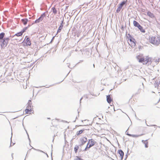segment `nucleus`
<instances>
[{"label": "nucleus", "instance_id": "49", "mask_svg": "<svg viewBox=\"0 0 160 160\" xmlns=\"http://www.w3.org/2000/svg\"><path fill=\"white\" fill-rule=\"evenodd\" d=\"M157 60L158 61V62H159V61H160V58H158L157 59Z\"/></svg>", "mask_w": 160, "mask_h": 160}, {"label": "nucleus", "instance_id": "40", "mask_svg": "<svg viewBox=\"0 0 160 160\" xmlns=\"http://www.w3.org/2000/svg\"><path fill=\"white\" fill-rule=\"evenodd\" d=\"M154 62L157 63V64L158 63V61L157 60V59H156L154 60Z\"/></svg>", "mask_w": 160, "mask_h": 160}, {"label": "nucleus", "instance_id": "62", "mask_svg": "<svg viewBox=\"0 0 160 160\" xmlns=\"http://www.w3.org/2000/svg\"><path fill=\"white\" fill-rule=\"evenodd\" d=\"M12 154H12V157L13 158Z\"/></svg>", "mask_w": 160, "mask_h": 160}, {"label": "nucleus", "instance_id": "28", "mask_svg": "<svg viewBox=\"0 0 160 160\" xmlns=\"http://www.w3.org/2000/svg\"><path fill=\"white\" fill-rule=\"evenodd\" d=\"M46 16V15L45 14V12H44L42 14L40 17L41 18L42 20H43L44 18Z\"/></svg>", "mask_w": 160, "mask_h": 160}, {"label": "nucleus", "instance_id": "34", "mask_svg": "<svg viewBox=\"0 0 160 160\" xmlns=\"http://www.w3.org/2000/svg\"><path fill=\"white\" fill-rule=\"evenodd\" d=\"M55 37V36H53V37H52V39H51V41H50V43H52V42L53 41Z\"/></svg>", "mask_w": 160, "mask_h": 160}, {"label": "nucleus", "instance_id": "41", "mask_svg": "<svg viewBox=\"0 0 160 160\" xmlns=\"http://www.w3.org/2000/svg\"><path fill=\"white\" fill-rule=\"evenodd\" d=\"M83 61V60H80V62H78V63H77L76 64V65H77L79 63L81 62H82Z\"/></svg>", "mask_w": 160, "mask_h": 160}, {"label": "nucleus", "instance_id": "27", "mask_svg": "<svg viewBox=\"0 0 160 160\" xmlns=\"http://www.w3.org/2000/svg\"><path fill=\"white\" fill-rule=\"evenodd\" d=\"M129 136L132 137H135V138H137L139 136H140L142 135V134L140 135H135V134H129Z\"/></svg>", "mask_w": 160, "mask_h": 160}, {"label": "nucleus", "instance_id": "53", "mask_svg": "<svg viewBox=\"0 0 160 160\" xmlns=\"http://www.w3.org/2000/svg\"><path fill=\"white\" fill-rule=\"evenodd\" d=\"M145 123H146V124L148 126V125L146 123V120H145Z\"/></svg>", "mask_w": 160, "mask_h": 160}, {"label": "nucleus", "instance_id": "33", "mask_svg": "<svg viewBox=\"0 0 160 160\" xmlns=\"http://www.w3.org/2000/svg\"><path fill=\"white\" fill-rule=\"evenodd\" d=\"M76 160H83L79 156H76Z\"/></svg>", "mask_w": 160, "mask_h": 160}, {"label": "nucleus", "instance_id": "60", "mask_svg": "<svg viewBox=\"0 0 160 160\" xmlns=\"http://www.w3.org/2000/svg\"><path fill=\"white\" fill-rule=\"evenodd\" d=\"M113 109H114V111H115V110L114 109V107H113Z\"/></svg>", "mask_w": 160, "mask_h": 160}, {"label": "nucleus", "instance_id": "13", "mask_svg": "<svg viewBox=\"0 0 160 160\" xmlns=\"http://www.w3.org/2000/svg\"><path fill=\"white\" fill-rule=\"evenodd\" d=\"M21 21L24 25H26L28 21V19L27 18L22 19L21 20Z\"/></svg>", "mask_w": 160, "mask_h": 160}, {"label": "nucleus", "instance_id": "37", "mask_svg": "<svg viewBox=\"0 0 160 160\" xmlns=\"http://www.w3.org/2000/svg\"><path fill=\"white\" fill-rule=\"evenodd\" d=\"M12 136L11 137V144H10V147H11L14 144H15V143H13L12 145V144H11V142H12L11 138H12Z\"/></svg>", "mask_w": 160, "mask_h": 160}, {"label": "nucleus", "instance_id": "46", "mask_svg": "<svg viewBox=\"0 0 160 160\" xmlns=\"http://www.w3.org/2000/svg\"><path fill=\"white\" fill-rule=\"evenodd\" d=\"M121 29L122 30H124V27L123 26H122V27H121Z\"/></svg>", "mask_w": 160, "mask_h": 160}, {"label": "nucleus", "instance_id": "1", "mask_svg": "<svg viewBox=\"0 0 160 160\" xmlns=\"http://www.w3.org/2000/svg\"><path fill=\"white\" fill-rule=\"evenodd\" d=\"M137 58L140 62L143 63L144 64L149 65L151 64L152 61V58L148 56H147L145 58L144 57H142L140 55H138Z\"/></svg>", "mask_w": 160, "mask_h": 160}, {"label": "nucleus", "instance_id": "59", "mask_svg": "<svg viewBox=\"0 0 160 160\" xmlns=\"http://www.w3.org/2000/svg\"><path fill=\"white\" fill-rule=\"evenodd\" d=\"M45 86H41L40 87H44Z\"/></svg>", "mask_w": 160, "mask_h": 160}, {"label": "nucleus", "instance_id": "10", "mask_svg": "<svg viewBox=\"0 0 160 160\" xmlns=\"http://www.w3.org/2000/svg\"><path fill=\"white\" fill-rule=\"evenodd\" d=\"M118 152L121 157V159L122 160L124 156V152L122 150L120 149L118 151Z\"/></svg>", "mask_w": 160, "mask_h": 160}, {"label": "nucleus", "instance_id": "4", "mask_svg": "<svg viewBox=\"0 0 160 160\" xmlns=\"http://www.w3.org/2000/svg\"><path fill=\"white\" fill-rule=\"evenodd\" d=\"M87 141V138L86 137H83L80 139L79 146L81 147Z\"/></svg>", "mask_w": 160, "mask_h": 160}, {"label": "nucleus", "instance_id": "7", "mask_svg": "<svg viewBox=\"0 0 160 160\" xmlns=\"http://www.w3.org/2000/svg\"><path fill=\"white\" fill-rule=\"evenodd\" d=\"M155 88H158L160 87V79H157L154 84Z\"/></svg>", "mask_w": 160, "mask_h": 160}, {"label": "nucleus", "instance_id": "12", "mask_svg": "<svg viewBox=\"0 0 160 160\" xmlns=\"http://www.w3.org/2000/svg\"><path fill=\"white\" fill-rule=\"evenodd\" d=\"M147 13L148 16L152 18H153L154 17V14L150 11L148 12Z\"/></svg>", "mask_w": 160, "mask_h": 160}, {"label": "nucleus", "instance_id": "55", "mask_svg": "<svg viewBox=\"0 0 160 160\" xmlns=\"http://www.w3.org/2000/svg\"><path fill=\"white\" fill-rule=\"evenodd\" d=\"M63 81V80L61 81L60 82H59V83H60V82H62Z\"/></svg>", "mask_w": 160, "mask_h": 160}, {"label": "nucleus", "instance_id": "38", "mask_svg": "<svg viewBox=\"0 0 160 160\" xmlns=\"http://www.w3.org/2000/svg\"><path fill=\"white\" fill-rule=\"evenodd\" d=\"M46 88H48L50 87H51L52 86H53V85H49V86H48V85H46Z\"/></svg>", "mask_w": 160, "mask_h": 160}, {"label": "nucleus", "instance_id": "50", "mask_svg": "<svg viewBox=\"0 0 160 160\" xmlns=\"http://www.w3.org/2000/svg\"><path fill=\"white\" fill-rule=\"evenodd\" d=\"M140 91H141V89H138V92H140Z\"/></svg>", "mask_w": 160, "mask_h": 160}, {"label": "nucleus", "instance_id": "21", "mask_svg": "<svg viewBox=\"0 0 160 160\" xmlns=\"http://www.w3.org/2000/svg\"><path fill=\"white\" fill-rule=\"evenodd\" d=\"M5 33L3 32H2L0 33V40L3 39L4 38Z\"/></svg>", "mask_w": 160, "mask_h": 160}, {"label": "nucleus", "instance_id": "11", "mask_svg": "<svg viewBox=\"0 0 160 160\" xmlns=\"http://www.w3.org/2000/svg\"><path fill=\"white\" fill-rule=\"evenodd\" d=\"M79 147H80L79 145H76L75 146V147L74 148V150L75 153H77L78 152V150L79 148ZM79 150H80V152L82 150L80 148L79 149Z\"/></svg>", "mask_w": 160, "mask_h": 160}, {"label": "nucleus", "instance_id": "56", "mask_svg": "<svg viewBox=\"0 0 160 160\" xmlns=\"http://www.w3.org/2000/svg\"><path fill=\"white\" fill-rule=\"evenodd\" d=\"M93 66L94 68L95 67V65L94 64H93Z\"/></svg>", "mask_w": 160, "mask_h": 160}, {"label": "nucleus", "instance_id": "16", "mask_svg": "<svg viewBox=\"0 0 160 160\" xmlns=\"http://www.w3.org/2000/svg\"><path fill=\"white\" fill-rule=\"evenodd\" d=\"M63 25H62V24H60L59 27L57 30V33L60 32L61 31L63 27Z\"/></svg>", "mask_w": 160, "mask_h": 160}, {"label": "nucleus", "instance_id": "19", "mask_svg": "<svg viewBox=\"0 0 160 160\" xmlns=\"http://www.w3.org/2000/svg\"><path fill=\"white\" fill-rule=\"evenodd\" d=\"M52 12L54 14L56 15L57 14V11L55 7H52Z\"/></svg>", "mask_w": 160, "mask_h": 160}, {"label": "nucleus", "instance_id": "48", "mask_svg": "<svg viewBox=\"0 0 160 160\" xmlns=\"http://www.w3.org/2000/svg\"><path fill=\"white\" fill-rule=\"evenodd\" d=\"M157 60L158 61V62H159V61H160V58H158L157 59Z\"/></svg>", "mask_w": 160, "mask_h": 160}, {"label": "nucleus", "instance_id": "32", "mask_svg": "<svg viewBox=\"0 0 160 160\" xmlns=\"http://www.w3.org/2000/svg\"><path fill=\"white\" fill-rule=\"evenodd\" d=\"M85 52L86 54L88 55V56H90V55H91V53L88 50H86Z\"/></svg>", "mask_w": 160, "mask_h": 160}, {"label": "nucleus", "instance_id": "6", "mask_svg": "<svg viewBox=\"0 0 160 160\" xmlns=\"http://www.w3.org/2000/svg\"><path fill=\"white\" fill-rule=\"evenodd\" d=\"M24 41H25V42L27 46H30L31 45V43L30 38L28 36H26Z\"/></svg>", "mask_w": 160, "mask_h": 160}, {"label": "nucleus", "instance_id": "57", "mask_svg": "<svg viewBox=\"0 0 160 160\" xmlns=\"http://www.w3.org/2000/svg\"><path fill=\"white\" fill-rule=\"evenodd\" d=\"M48 119H50V118H48Z\"/></svg>", "mask_w": 160, "mask_h": 160}, {"label": "nucleus", "instance_id": "31", "mask_svg": "<svg viewBox=\"0 0 160 160\" xmlns=\"http://www.w3.org/2000/svg\"><path fill=\"white\" fill-rule=\"evenodd\" d=\"M89 143H87L86 147L84 150V151H87L88 149H89L91 148L89 147Z\"/></svg>", "mask_w": 160, "mask_h": 160}, {"label": "nucleus", "instance_id": "43", "mask_svg": "<svg viewBox=\"0 0 160 160\" xmlns=\"http://www.w3.org/2000/svg\"><path fill=\"white\" fill-rule=\"evenodd\" d=\"M69 6H66L65 7V10H66L67 9H68V7Z\"/></svg>", "mask_w": 160, "mask_h": 160}, {"label": "nucleus", "instance_id": "18", "mask_svg": "<svg viewBox=\"0 0 160 160\" xmlns=\"http://www.w3.org/2000/svg\"><path fill=\"white\" fill-rule=\"evenodd\" d=\"M127 2L128 1L127 0H126L125 1H123L119 4V5L122 7L124 5H125L126 6L127 4Z\"/></svg>", "mask_w": 160, "mask_h": 160}, {"label": "nucleus", "instance_id": "51", "mask_svg": "<svg viewBox=\"0 0 160 160\" xmlns=\"http://www.w3.org/2000/svg\"><path fill=\"white\" fill-rule=\"evenodd\" d=\"M126 158L125 159H125H126V158H127V154H126Z\"/></svg>", "mask_w": 160, "mask_h": 160}, {"label": "nucleus", "instance_id": "29", "mask_svg": "<svg viewBox=\"0 0 160 160\" xmlns=\"http://www.w3.org/2000/svg\"><path fill=\"white\" fill-rule=\"evenodd\" d=\"M122 7L120 5H119V7H118V8H117L116 10V12L117 13H118L121 10Z\"/></svg>", "mask_w": 160, "mask_h": 160}, {"label": "nucleus", "instance_id": "25", "mask_svg": "<svg viewBox=\"0 0 160 160\" xmlns=\"http://www.w3.org/2000/svg\"><path fill=\"white\" fill-rule=\"evenodd\" d=\"M22 33L21 32H18L17 33L15 34L12 37L13 38L15 36H17V37H19L22 36Z\"/></svg>", "mask_w": 160, "mask_h": 160}, {"label": "nucleus", "instance_id": "39", "mask_svg": "<svg viewBox=\"0 0 160 160\" xmlns=\"http://www.w3.org/2000/svg\"><path fill=\"white\" fill-rule=\"evenodd\" d=\"M76 136H74L73 137V138H72V139L71 140V141H72V140H73V139H75L76 138Z\"/></svg>", "mask_w": 160, "mask_h": 160}, {"label": "nucleus", "instance_id": "8", "mask_svg": "<svg viewBox=\"0 0 160 160\" xmlns=\"http://www.w3.org/2000/svg\"><path fill=\"white\" fill-rule=\"evenodd\" d=\"M88 143H89V147H91L95 145V141L94 140L91 139L89 140Z\"/></svg>", "mask_w": 160, "mask_h": 160}, {"label": "nucleus", "instance_id": "20", "mask_svg": "<svg viewBox=\"0 0 160 160\" xmlns=\"http://www.w3.org/2000/svg\"><path fill=\"white\" fill-rule=\"evenodd\" d=\"M138 28L140 31L142 32H145V31L144 29H143V27L140 25L138 27Z\"/></svg>", "mask_w": 160, "mask_h": 160}, {"label": "nucleus", "instance_id": "47", "mask_svg": "<svg viewBox=\"0 0 160 160\" xmlns=\"http://www.w3.org/2000/svg\"><path fill=\"white\" fill-rule=\"evenodd\" d=\"M82 97L81 98V99H80V103H81V100H82Z\"/></svg>", "mask_w": 160, "mask_h": 160}, {"label": "nucleus", "instance_id": "61", "mask_svg": "<svg viewBox=\"0 0 160 160\" xmlns=\"http://www.w3.org/2000/svg\"><path fill=\"white\" fill-rule=\"evenodd\" d=\"M75 121H76V120H75V121H73V122H75Z\"/></svg>", "mask_w": 160, "mask_h": 160}, {"label": "nucleus", "instance_id": "54", "mask_svg": "<svg viewBox=\"0 0 160 160\" xmlns=\"http://www.w3.org/2000/svg\"><path fill=\"white\" fill-rule=\"evenodd\" d=\"M46 154L47 155V157H48V155L47 154V153H46Z\"/></svg>", "mask_w": 160, "mask_h": 160}, {"label": "nucleus", "instance_id": "24", "mask_svg": "<svg viewBox=\"0 0 160 160\" xmlns=\"http://www.w3.org/2000/svg\"><path fill=\"white\" fill-rule=\"evenodd\" d=\"M84 131V129H83L79 131H77L76 133V135L79 136Z\"/></svg>", "mask_w": 160, "mask_h": 160}, {"label": "nucleus", "instance_id": "36", "mask_svg": "<svg viewBox=\"0 0 160 160\" xmlns=\"http://www.w3.org/2000/svg\"><path fill=\"white\" fill-rule=\"evenodd\" d=\"M26 132L27 133V135H28V139H29V142H31V141H30V138H29V135H28V133L27 132V131H26Z\"/></svg>", "mask_w": 160, "mask_h": 160}, {"label": "nucleus", "instance_id": "17", "mask_svg": "<svg viewBox=\"0 0 160 160\" xmlns=\"http://www.w3.org/2000/svg\"><path fill=\"white\" fill-rule=\"evenodd\" d=\"M133 24L134 26L138 28L140 25L138 22L135 20L133 21Z\"/></svg>", "mask_w": 160, "mask_h": 160}, {"label": "nucleus", "instance_id": "58", "mask_svg": "<svg viewBox=\"0 0 160 160\" xmlns=\"http://www.w3.org/2000/svg\"><path fill=\"white\" fill-rule=\"evenodd\" d=\"M142 85H143V83H142Z\"/></svg>", "mask_w": 160, "mask_h": 160}, {"label": "nucleus", "instance_id": "3", "mask_svg": "<svg viewBox=\"0 0 160 160\" xmlns=\"http://www.w3.org/2000/svg\"><path fill=\"white\" fill-rule=\"evenodd\" d=\"M10 39L9 37L4 38L3 39L1 40L2 43L1 46L2 48H5L8 43Z\"/></svg>", "mask_w": 160, "mask_h": 160}, {"label": "nucleus", "instance_id": "5", "mask_svg": "<svg viewBox=\"0 0 160 160\" xmlns=\"http://www.w3.org/2000/svg\"><path fill=\"white\" fill-rule=\"evenodd\" d=\"M133 39H132V40H129L130 42H128V43L132 48H134L136 45V40L133 38Z\"/></svg>", "mask_w": 160, "mask_h": 160}, {"label": "nucleus", "instance_id": "63", "mask_svg": "<svg viewBox=\"0 0 160 160\" xmlns=\"http://www.w3.org/2000/svg\"><path fill=\"white\" fill-rule=\"evenodd\" d=\"M32 148H33V149H35L33 148L32 147Z\"/></svg>", "mask_w": 160, "mask_h": 160}, {"label": "nucleus", "instance_id": "9", "mask_svg": "<svg viewBox=\"0 0 160 160\" xmlns=\"http://www.w3.org/2000/svg\"><path fill=\"white\" fill-rule=\"evenodd\" d=\"M107 101L109 103H110L112 101V98L111 97V95H109L107 96Z\"/></svg>", "mask_w": 160, "mask_h": 160}, {"label": "nucleus", "instance_id": "30", "mask_svg": "<svg viewBox=\"0 0 160 160\" xmlns=\"http://www.w3.org/2000/svg\"><path fill=\"white\" fill-rule=\"evenodd\" d=\"M28 29V27H24L23 29L20 31L21 32L23 33L26 32V30Z\"/></svg>", "mask_w": 160, "mask_h": 160}, {"label": "nucleus", "instance_id": "42", "mask_svg": "<svg viewBox=\"0 0 160 160\" xmlns=\"http://www.w3.org/2000/svg\"><path fill=\"white\" fill-rule=\"evenodd\" d=\"M127 131L126 132V135H128V136H129V134H129L128 133V132H127Z\"/></svg>", "mask_w": 160, "mask_h": 160}, {"label": "nucleus", "instance_id": "26", "mask_svg": "<svg viewBox=\"0 0 160 160\" xmlns=\"http://www.w3.org/2000/svg\"><path fill=\"white\" fill-rule=\"evenodd\" d=\"M127 37L129 39V40H132V39H133V37H132V36L129 33H128L127 35Z\"/></svg>", "mask_w": 160, "mask_h": 160}, {"label": "nucleus", "instance_id": "52", "mask_svg": "<svg viewBox=\"0 0 160 160\" xmlns=\"http://www.w3.org/2000/svg\"><path fill=\"white\" fill-rule=\"evenodd\" d=\"M152 126H154L155 127H156L157 126L156 125H152Z\"/></svg>", "mask_w": 160, "mask_h": 160}, {"label": "nucleus", "instance_id": "44", "mask_svg": "<svg viewBox=\"0 0 160 160\" xmlns=\"http://www.w3.org/2000/svg\"><path fill=\"white\" fill-rule=\"evenodd\" d=\"M55 137V135H54V136H53V139L52 141V142H54V137Z\"/></svg>", "mask_w": 160, "mask_h": 160}, {"label": "nucleus", "instance_id": "45", "mask_svg": "<svg viewBox=\"0 0 160 160\" xmlns=\"http://www.w3.org/2000/svg\"><path fill=\"white\" fill-rule=\"evenodd\" d=\"M32 25V24L31 25V24H28V26L26 27H28V28L30 27L31 25Z\"/></svg>", "mask_w": 160, "mask_h": 160}, {"label": "nucleus", "instance_id": "22", "mask_svg": "<svg viewBox=\"0 0 160 160\" xmlns=\"http://www.w3.org/2000/svg\"><path fill=\"white\" fill-rule=\"evenodd\" d=\"M28 108H26L25 110V114H28L29 113H30L32 111V110L31 108L29 109Z\"/></svg>", "mask_w": 160, "mask_h": 160}, {"label": "nucleus", "instance_id": "15", "mask_svg": "<svg viewBox=\"0 0 160 160\" xmlns=\"http://www.w3.org/2000/svg\"><path fill=\"white\" fill-rule=\"evenodd\" d=\"M28 106L27 107V108H28L29 109L31 108L32 107V102L31 100H28Z\"/></svg>", "mask_w": 160, "mask_h": 160}, {"label": "nucleus", "instance_id": "64", "mask_svg": "<svg viewBox=\"0 0 160 160\" xmlns=\"http://www.w3.org/2000/svg\"><path fill=\"white\" fill-rule=\"evenodd\" d=\"M159 128H160V126H158V127Z\"/></svg>", "mask_w": 160, "mask_h": 160}, {"label": "nucleus", "instance_id": "35", "mask_svg": "<svg viewBox=\"0 0 160 160\" xmlns=\"http://www.w3.org/2000/svg\"><path fill=\"white\" fill-rule=\"evenodd\" d=\"M60 24H62V25H63V24H64V18H63V19L62 21H61V22Z\"/></svg>", "mask_w": 160, "mask_h": 160}, {"label": "nucleus", "instance_id": "2", "mask_svg": "<svg viewBox=\"0 0 160 160\" xmlns=\"http://www.w3.org/2000/svg\"><path fill=\"white\" fill-rule=\"evenodd\" d=\"M149 41L151 43L157 46L160 44V36H150Z\"/></svg>", "mask_w": 160, "mask_h": 160}, {"label": "nucleus", "instance_id": "23", "mask_svg": "<svg viewBox=\"0 0 160 160\" xmlns=\"http://www.w3.org/2000/svg\"><path fill=\"white\" fill-rule=\"evenodd\" d=\"M147 140L144 141V140H142V142H143L145 144V147L146 148H147L148 147V142L147 141Z\"/></svg>", "mask_w": 160, "mask_h": 160}, {"label": "nucleus", "instance_id": "14", "mask_svg": "<svg viewBox=\"0 0 160 160\" xmlns=\"http://www.w3.org/2000/svg\"><path fill=\"white\" fill-rule=\"evenodd\" d=\"M42 19L40 18L39 17L38 19H37L35 20V21L32 23V24H33L34 23H38L40 22L41 21H42Z\"/></svg>", "mask_w": 160, "mask_h": 160}]
</instances>
